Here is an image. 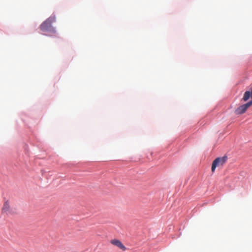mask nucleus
<instances>
[{
    "mask_svg": "<svg viewBox=\"0 0 252 252\" xmlns=\"http://www.w3.org/2000/svg\"><path fill=\"white\" fill-rule=\"evenodd\" d=\"M111 243L115 246H117L120 249L124 251L126 250V248L125 247V246L118 240H112L111 241Z\"/></svg>",
    "mask_w": 252,
    "mask_h": 252,
    "instance_id": "nucleus-5",
    "label": "nucleus"
},
{
    "mask_svg": "<svg viewBox=\"0 0 252 252\" xmlns=\"http://www.w3.org/2000/svg\"><path fill=\"white\" fill-rule=\"evenodd\" d=\"M55 21V16L54 15L51 16L40 25V30L43 32L50 31L52 28V23Z\"/></svg>",
    "mask_w": 252,
    "mask_h": 252,
    "instance_id": "nucleus-1",
    "label": "nucleus"
},
{
    "mask_svg": "<svg viewBox=\"0 0 252 252\" xmlns=\"http://www.w3.org/2000/svg\"><path fill=\"white\" fill-rule=\"evenodd\" d=\"M9 207L10 206L8 203L7 202H5L2 208L3 211L5 212L8 211L9 210Z\"/></svg>",
    "mask_w": 252,
    "mask_h": 252,
    "instance_id": "nucleus-6",
    "label": "nucleus"
},
{
    "mask_svg": "<svg viewBox=\"0 0 252 252\" xmlns=\"http://www.w3.org/2000/svg\"><path fill=\"white\" fill-rule=\"evenodd\" d=\"M251 104L248 102L238 107L235 111L236 115H241L246 112L247 109L251 106Z\"/></svg>",
    "mask_w": 252,
    "mask_h": 252,
    "instance_id": "nucleus-3",
    "label": "nucleus"
},
{
    "mask_svg": "<svg viewBox=\"0 0 252 252\" xmlns=\"http://www.w3.org/2000/svg\"><path fill=\"white\" fill-rule=\"evenodd\" d=\"M227 157L223 156L216 158L212 162L211 171L213 173L215 172L217 167L222 166L227 161Z\"/></svg>",
    "mask_w": 252,
    "mask_h": 252,
    "instance_id": "nucleus-2",
    "label": "nucleus"
},
{
    "mask_svg": "<svg viewBox=\"0 0 252 252\" xmlns=\"http://www.w3.org/2000/svg\"><path fill=\"white\" fill-rule=\"evenodd\" d=\"M251 96L252 97V100L249 102L251 104V105H252V87L251 88V91H247L244 93L242 100L244 101H247Z\"/></svg>",
    "mask_w": 252,
    "mask_h": 252,
    "instance_id": "nucleus-4",
    "label": "nucleus"
}]
</instances>
